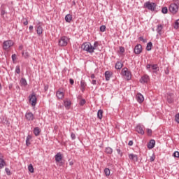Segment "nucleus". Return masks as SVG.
Returning <instances> with one entry per match:
<instances>
[{
    "instance_id": "obj_62",
    "label": "nucleus",
    "mask_w": 179,
    "mask_h": 179,
    "mask_svg": "<svg viewBox=\"0 0 179 179\" xmlns=\"http://www.w3.org/2000/svg\"><path fill=\"white\" fill-rule=\"evenodd\" d=\"M72 3L73 5H76V2L75 1H73Z\"/></svg>"
},
{
    "instance_id": "obj_32",
    "label": "nucleus",
    "mask_w": 179,
    "mask_h": 179,
    "mask_svg": "<svg viewBox=\"0 0 179 179\" xmlns=\"http://www.w3.org/2000/svg\"><path fill=\"white\" fill-rule=\"evenodd\" d=\"M71 101H64V107H66V108H68L69 107H71Z\"/></svg>"
},
{
    "instance_id": "obj_23",
    "label": "nucleus",
    "mask_w": 179,
    "mask_h": 179,
    "mask_svg": "<svg viewBox=\"0 0 179 179\" xmlns=\"http://www.w3.org/2000/svg\"><path fill=\"white\" fill-rule=\"evenodd\" d=\"M105 152L107 155H113V148H111L110 147L106 148Z\"/></svg>"
},
{
    "instance_id": "obj_42",
    "label": "nucleus",
    "mask_w": 179,
    "mask_h": 179,
    "mask_svg": "<svg viewBox=\"0 0 179 179\" xmlns=\"http://www.w3.org/2000/svg\"><path fill=\"white\" fill-rule=\"evenodd\" d=\"M6 173L8 176H10L12 173H10V169H9V168H6Z\"/></svg>"
},
{
    "instance_id": "obj_36",
    "label": "nucleus",
    "mask_w": 179,
    "mask_h": 179,
    "mask_svg": "<svg viewBox=\"0 0 179 179\" xmlns=\"http://www.w3.org/2000/svg\"><path fill=\"white\" fill-rule=\"evenodd\" d=\"M104 173H105L106 176H110V169L106 168L104 169Z\"/></svg>"
},
{
    "instance_id": "obj_43",
    "label": "nucleus",
    "mask_w": 179,
    "mask_h": 179,
    "mask_svg": "<svg viewBox=\"0 0 179 179\" xmlns=\"http://www.w3.org/2000/svg\"><path fill=\"white\" fill-rule=\"evenodd\" d=\"M120 52H121L122 54H124L125 52V48L122 46L120 47Z\"/></svg>"
},
{
    "instance_id": "obj_38",
    "label": "nucleus",
    "mask_w": 179,
    "mask_h": 179,
    "mask_svg": "<svg viewBox=\"0 0 179 179\" xmlns=\"http://www.w3.org/2000/svg\"><path fill=\"white\" fill-rule=\"evenodd\" d=\"M11 58L13 64H15V61L17 59V57H16V54L12 55Z\"/></svg>"
},
{
    "instance_id": "obj_61",
    "label": "nucleus",
    "mask_w": 179,
    "mask_h": 179,
    "mask_svg": "<svg viewBox=\"0 0 179 179\" xmlns=\"http://www.w3.org/2000/svg\"><path fill=\"white\" fill-rule=\"evenodd\" d=\"M19 50H23V46H22V45H20V46L19 47Z\"/></svg>"
},
{
    "instance_id": "obj_7",
    "label": "nucleus",
    "mask_w": 179,
    "mask_h": 179,
    "mask_svg": "<svg viewBox=\"0 0 179 179\" xmlns=\"http://www.w3.org/2000/svg\"><path fill=\"white\" fill-rule=\"evenodd\" d=\"M29 103H31V106H36L37 104V97L36 94H32L29 96Z\"/></svg>"
},
{
    "instance_id": "obj_8",
    "label": "nucleus",
    "mask_w": 179,
    "mask_h": 179,
    "mask_svg": "<svg viewBox=\"0 0 179 179\" xmlns=\"http://www.w3.org/2000/svg\"><path fill=\"white\" fill-rule=\"evenodd\" d=\"M25 118L27 121H34V115L31 112H28L25 114Z\"/></svg>"
},
{
    "instance_id": "obj_15",
    "label": "nucleus",
    "mask_w": 179,
    "mask_h": 179,
    "mask_svg": "<svg viewBox=\"0 0 179 179\" xmlns=\"http://www.w3.org/2000/svg\"><path fill=\"white\" fill-rule=\"evenodd\" d=\"M55 162H59L61 160H62V155H61V152H58L55 156Z\"/></svg>"
},
{
    "instance_id": "obj_22",
    "label": "nucleus",
    "mask_w": 179,
    "mask_h": 179,
    "mask_svg": "<svg viewBox=\"0 0 179 179\" xmlns=\"http://www.w3.org/2000/svg\"><path fill=\"white\" fill-rule=\"evenodd\" d=\"M105 78L106 80L108 81L110 80V78H111V72L107 71L105 72Z\"/></svg>"
},
{
    "instance_id": "obj_37",
    "label": "nucleus",
    "mask_w": 179,
    "mask_h": 179,
    "mask_svg": "<svg viewBox=\"0 0 179 179\" xmlns=\"http://www.w3.org/2000/svg\"><path fill=\"white\" fill-rule=\"evenodd\" d=\"M15 73H20V66H16L15 67Z\"/></svg>"
},
{
    "instance_id": "obj_29",
    "label": "nucleus",
    "mask_w": 179,
    "mask_h": 179,
    "mask_svg": "<svg viewBox=\"0 0 179 179\" xmlns=\"http://www.w3.org/2000/svg\"><path fill=\"white\" fill-rule=\"evenodd\" d=\"M20 83L22 86H27V81L26 80V78H21Z\"/></svg>"
},
{
    "instance_id": "obj_28",
    "label": "nucleus",
    "mask_w": 179,
    "mask_h": 179,
    "mask_svg": "<svg viewBox=\"0 0 179 179\" xmlns=\"http://www.w3.org/2000/svg\"><path fill=\"white\" fill-rule=\"evenodd\" d=\"M151 68L154 72H157V71H159V66L157 64H151Z\"/></svg>"
},
{
    "instance_id": "obj_39",
    "label": "nucleus",
    "mask_w": 179,
    "mask_h": 179,
    "mask_svg": "<svg viewBox=\"0 0 179 179\" xmlns=\"http://www.w3.org/2000/svg\"><path fill=\"white\" fill-rule=\"evenodd\" d=\"M167 101H168V103H169V104H171V103L174 102V99H173V98H171V97H168Z\"/></svg>"
},
{
    "instance_id": "obj_54",
    "label": "nucleus",
    "mask_w": 179,
    "mask_h": 179,
    "mask_svg": "<svg viewBox=\"0 0 179 179\" xmlns=\"http://www.w3.org/2000/svg\"><path fill=\"white\" fill-rule=\"evenodd\" d=\"M69 82H70V85H73V83H75V81L72 78L69 79Z\"/></svg>"
},
{
    "instance_id": "obj_53",
    "label": "nucleus",
    "mask_w": 179,
    "mask_h": 179,
    "mask_svg": "<svg viewBox=\"0 0 179 179\" xmlns=\"http://www.w3.org/2000/svg\"><path fill=\"white\" fill-rule=\"evenodd\" d=\"M147 132H148V135H152V129H148Z\"/></svg>"
},
{
    "instance_id": "obj_35",
    "label": "nucleus",
    "mask_w": 179,
    "mask_h": 179,
    "mask_svg": "<svg viewBox=\"0 0 179 179\" xmlns=\"http://www.w3.org/2000/svg\"><path fill=\"white\" fill-rule=\"evenodd\" d=\"M179 19L178 20H177L176 22H175V24L173 25V27H174V29H178V27H179Z\"/></svg>"
},
{
    "instance_id": "obj_21",
    "label": "nucleus",
    "mask_w": 179,
    "mask_h": 179,
    "mask_svg": "<svg viewBox=\"0 0 179 179\" xmlns=\"http://www.w3.org/2000/svg\"><path fill=\"white\" fill-rule=\"evenodd\" d=\"M40 132H41V131L40 130V128L35 127L34 129V134L35 136H38V135H40Z\"/></svg>"
},
{
    "instance_id": "obj_1",
    "label": "nucleus",
    "mask_w": 179,
    "mask_h": 179,
    "mask_svg": "<svg viewBox=\"0 0 179 179\" xmlns=\"http://www.w3.org/2000/svg\"><path fill=\"white\" fill-rule=\"evenodd\" d=\"M156 6H157V4H156V3H153L150 1H146L145 3H144V5H143V8L145 9L151 10V12H157V10H156Z\"/></svg>"
},
{
    "instance_id": "obj_24",
    "label": "nucleus",
    "mask_w": 179,
    "mask_h": 179,
    "mask_svg": "<svg viewBox=\"0 0 179 179\" xmlns=\"http://www.w3.org/2000/svg\"><path fill=\"white\" fill-rule=\"evenodd\" d=\"M97 117L99 120H101L103 118V110L99 109L97 112Z\"/></svg>"
},
{
    "instance_id": "obj_60",
    "label": "nucleus",
    "mask_w": 179,
    "mask_h": 179,
    "mask_svg": "<svg viewBox=\"0 0 179 179\" xmlns=\"http://www.w3.org/2000/svg\"><path fill=\"white\" fill-rule=\"evenodd\" d=\"M94 78H96V76H94V74H92V75H91V79H94Z\"/></svg>"
},
{
    "instance_id": "obj_58",
    "label": "nucleus",
    "mask_w": 179,
    "mask_h": 179,
    "mask_svg": "<svg viewBox=\"0 0 179 179\" xmlns=\"http://www.w3.org/2000/svg\"><path fill=\"white\" fill-rule=\"evenodd\" d=\"M96 83H97V81L96 80H92V85H96Z\"/></svg>"
},
{
    "instance_id": "obj_6",
    "label": "nucleus",
    "mask_w": 179,
    "mask_h": 179,
    "mask_svg": "<svg viewBox=\"0 0 179 179\" xmlns=\"http://www.w3.org/2000/svg\"><path fill=\"white\" fill-rule=\"evenodd\" d=\"M12 45H13V42L11 40L6 41L3 43V50H9Z\"/></svg>"
},
{
    "instance_id": "obj_41",
    "label": "nucleus",
    "mask_w": 179,
    "mask_h": 179,
    "mask_svg": "<svg viewBox=\"0 0 179 179\" xmlns=\"http://www.w3.org/2000/svg\"><path fill=\"white\" fill-rule=\"evenodd\" d=\"M79 104L80 106H85V104H86V100L82 99L81 101H80Z\"/></svg>"
},
{
    "instance_id": "obj_51",
    "label": "nucleus",
    "mask_w": 179,
    "mask_h": 179,
    "mask_svg": "<svg viewBox=\"0 0 179 179\" xmlns=\"http://www.w3.org/2000/svg\"><path fill=\"white\" fill-rule=\"evenodd\" d=\"M138 40H140V41H143V43H146V41H145V39L143 38V36H140L138 38Z\"/></svg>"
},
{
    "instance_id": "obj_26",
    "label": "nucleus",
    "mask_w": 179,
    "mask_h": 179,
    "mask_svg": "<svg viewBox=\"0 0 179 179\" xmlns=\"http://www.w3.org/2000/svg\"><path fill=\"white\" fill-rule=\"evenodd\" d=\"M152 47H153V43H152V42H149V43L147 44L146 50H147V51H151Z\"/></svg>"
},
{
    "instance_id": "obj_59",
    "label": "nucleus",
    "mask_w": 179,
    "mask_h": 179,
    "mask_svg": "<svg viewBox=\"0 0 179 179\" xmlns=\"http://www.w3.org/2000/svg\"><path fill=\"white\" fill-rule=\"evenodd\" d=\"M23 24H24V26H27V24H29V22L26 20L23 22Z\"/></svg>"
},
{
    "instance_id": "obj_30",
    "label": "nucleus",
    "mask_w": 179,
    "mask_h": 179,
    "mask_svg": "<svg viewBox=\"0 0 179 179\" xmlns=\"http://www.w3.org/2000/svg\"><path fill=\"white\" fill-rule=\"evenodd\" d=\"M30 139H31V136L28 135L26 138V145L27 146H29L30 145Z\"/></svg>"
},
{
    "instance_id": "obj_44",
    "label": "nucleus",
    "mask_w": 179,
    "mask_h": 179,
    "mask_svg": "<svg viewBox=\"0 0 179 179\" xmlns=\"http://www.w3.org/2000/svg\"><path fill=\"white\" fill-rule=\"evenodd\" d=\"M175 120L179 124V113H177L175 116Z\"/></svg>"
},
{
    "instance_id": "obj_49",
    "label": "nucleus",
    "mask_w": 179,
    "mask_h": 179,
    "mask_svg": "<svg viewBox=\"0 0 179 179\" xmlns=\"http://www.w3.org/2000/svg\"><path fill=\"white\" fill-rule=\"evenodd\" d=\"M116 151L117 152L118 155H120V156H122V152H121V149L116 148Z\"/></svg>"
},
{
    "instance_id": "obj_12",
    "label": "nucleus",
    "mask_w": 179,
    "mask_h": 179,
    "mask_svg": "<svg viewBox=\"0 0 179 179\" xmlns=\"http://www.w3.org/2000/svg\"><path fill=\"white\" fill-rule=\"evenodd\" d=\"M136 100H137L138 103H143V101L145 100V98L143 97V95L138 93L136 95Z\"/></svg>"
},
{
    "instance_id": "obj_47",
    "label": "nucleus",
    "mask_w": 179,
    "mask_h": 179,
    "mask_svg": "<svg viewBox=\"0 0 179 179\" xmlns=\"http://www.w3.org/2000/svg\"><path fill=\"white\" fill-rule=\"evenodd\" d=\"M155 159H156V156H155V154H153L150 158V162H155Z\"/></svg>"
},
{
    "instance_id": "obj_11",
    "label": "nucleus",
    "mask_w": 179,
    "mask_h": 179,
    "mask_svg": "<svg viewBox=\"0 0 179 179\" xmlns=\"http://www.w3.org/2000/svg\"><path fill=\"white\" fill-rule=\"evenodd\" d=\"M156 145V141L155 140H150L149 143H148V149H153L155 148V145Z\"/></svg>"
},
{
    "instance_id": "obj_27",
    "label": "nucleus",
    "mask_w": 179,
    "mask_h": 179,
    "mask_svg": "<svg viewBox=\"0 0 179 179\" xmlns=\"http://www.w3.org/2000/svg\"><path fill=\"white\" fill-rule=\"evenodd\" d=\"M37 34H38V36H40V34H43V27H41V26H38L37 29Z\"/></svg>"
},
{
    "instance_id": "obj_19",
    "label": "nucleus",
    "mask_w": 179,
    "mask_h": 179,
    "mask_svg": "<svg viewBox=\"0 0 179 179\" xmlns=\"http://www.w3.org/2000/svg\"><path fill=\"white\" fill-rule=\"evenodd\" d=\"M65 20L67 23H71L72 22V15L71 14H68L65 16Z\"/></svg>"
},
{
    "instance_id": "obj_48",
    "label": "nucleus",
    "mask_w": 179,
    "mask_h": 179,
    "mask_svg": "<svg viewBox=\"0 0 179 179\" xmlns=\"http://www.w3.org/2000/svg\"><path fill=\"white\" fill-rule=\"evenodd\" d=\"M71 138L73 141L76 139V136L73 134V132L71 134Z\"/></svg>"
},
{
    "instance_id": "obj_57",
    "label": "nucleus",
    "mask_w": 179,
    "mask_h": 179,
    "mask_svg": "<svg viewBox=\"0 0 179 179\" xmlns=\"http://www.w3.org/2000/svg\"><path fill=\"white\" fill-rule=\"evenodd\" d=\"M33 29H34L33 25L29 26L30 33L33 32Z\"/></svg>"
},
{
    "instance_id": "obj_45",
    "label": "nucleus",
    "mask_w": 179,
    "mask_h": 179,
    "mask_svg": "<svg viewBox=\"0 0 179 179\" xmlns=\"http://www.w3.org/2000/svg\"><path fill=\"white\" fill-rule=\"evenodd\" d=\"M173 157H179V152L178 151H176L173 152Z\"/></svg>"
},
{
    "instance_id": "obj_25",
    "label": "nucleus",
    "mask_w": 179,
    "mask_h": 179,
    "mask_svg": "<svg viewBox=\"0 0 179 179\" xmlns=\"http://www.w3.org/2000/svg\"><path fill=\"white\" fill-rule=\"evenodd\" d=\"M6 165V163L5 162V160H3L2 158H0V169H3Z\"/></svg>"
},
{
    "instance_id": "obj_4",
    "label": "nucleus",
    "mask_w": 179,
    "mask_h": 179,
    "mask_svg": "<svg viewBox=\"0 0 179 179\" xmlns=\"http://www.w3.org/2000/svg\"><path fill=\"white\" fill-rule=\"evenodd\" d=\"M169 9L171 13H173V15H176V13L178 12V5H177L176 3H172L170 5Z\"/></svg>"
},
{
    "instance_id": "obj_63",
    "label": "nucleus",
    "mask_w": 179,
    "mask_h": 179,
    "mask_svg": "<svg viewBox=\"0 0 179 179\" xmlns=\"http://www.w3.org/2000/svg\"><path fill=\"white\" fill-rule=\"evenodd\" d=\"M0 90H2V85L0 83Z\"/></svg>"
},
{
    "instance_id": "obj_56",
    "label": "nucleus",
    "mask_w": 179,
    "mask_h": 179,
    "mask_svg": "<svg viewBox=\"0 0 179 179\" xmlns=\"http://www.w3.org/2000/svg\"><path fill=\"white\" fill-rule=\"evenodd\" d=\"M128 145L129 146H132L134 145V141H129Z\"/></svg>"
},
{
    "instance_id": "obj_52",
    "label": "nucleus",
    "mask_w": 179,
    "mask_h": 179,
    "mask_svg": "<svg viewBox=\"0 0 179 179\" xmlns=\"http://www.w3.org/2000/svg\"><path fill=\"white\" fill-rule=\"evenodd\" d=\"M150 68H152V64H147V66H146V69L148 70V71H150Z\"/></svg>"
},
{
    "instance_id": "obj_14",
    "label": "nucleus",
    "mask_w": 179,
    "mask_h": 179,
    "mask_svg": "<svg viewBox=\"0 0 179 179\" xmlns=\"http://www.w3.org/2000/svg\"><path fill=\"white\" fill-rule=\"evenodd\" d=\"M87 85L86 84V82H85V80H82L80 82V87H81L80 90H81V92H83H83H85Z\"/></svg>"
},
{
    "instance_id": "obj_5",
    "label": "nucleus",
    "mask_w": 179,
    "mask_h": 179,
    "mask_svg": "<svg viewBox=\"0 0 179 179\" xmlns=\"http://www.w3.org/2000/svg\"><path fill=\"white\" fill-rule=\"evenodd\" d=\"M68 37L62 36L59 41V45H60V47H65V45L68 44Z\"/></svg>"
},
{
    "instance_id": "obj_18",
    "label": "nucleus",
    "mask_w": 179,
    "mask_h": 179,
    "mask_svg": "<svg viewBox=\"0 0 179 179\" xmlns=\"http://www.w3.org/2000/svg\"><path fill=\"white\" fill-rule=\"evenodd\" d=\"M122 66H124V64H122V63H121L120 62H117L115 66V69H121L122 68Z\"/></svg>"
},
{
    "instance_id": "obj_64",
    "label": "nucleus",
    "mask_w": 179,
    "mask_h": 179,
    "mask_svg": "<svg viewBox=\"0 0 179 179\" xmlns=\"http://www.w3.org/2000/svg\"><path fill=\"white\" fill-rule=\"evenodd\" d=\"M73 164V162H70V166H72Z\"/></svg>"
},
{
    "instance_id": "obj_55",
    "label": "nucleus",
    "mask_w": 179,
    "mask_h": 179,
    "mask_svg": "<svg viewBox=\"0 0 179 179\" xmlns=\"http://www.w3.org/2000/svg\"><path fill=\"white\" fill-rule=\"evenodd\" d=\"M48 85H45V86H44V90H45V92H47V90H48Z\"/></svg>"
},
{
    "instance_id": "obj_17",
    "label": "nucleus",
    "mask_w": 179,
    "mask_h": 179,
    "mask_svg": "<svg viewBox=\"0 0 179 179\" xmlns=\"http://www.w3.org/2000/svg\"><path fill=\"white\" fill-rule=\"evenodd\" d=\"M162 30H163V25H162V24L157 25L156 31H157V33L159 34V36H162Z\"/></svg>"
},
{
    "instance_id": "obj_9",
    "label": "nucleus",
    "mask_w": 179,
    "mask_h": 179,
    "mask_svg": "<svg viewBox=\"0 0 179 179\" xmlns=\"http://www.w3.org/2000/svg\"><path fill=\"white\" fill-rule=\"evenodd\" d=\"M142 52V45L138 44L134 48V53L137 55Z\"/></svg>"
},
{
    "instance_id": "obj_34",
    "label": "nucleus",
    "mask_w": 179,
    "mask_h": 179,
    "mask_svg": "<svg viewBox=\"0 0 179 179\" xmlns=\"http://www.w3.org/2000/svg\"><path fill=\"white\" fill-rule=\"evenodd\" d=\"M167 12H169V9L167 8V7H163L162 8V13H164V15H166Z\"/></svg>"
},
{
    "instance_id": "obj_50",
    "label": "nucleus",
    "mask_w": 179,
    "mask_h": 179,
    "mask_svg": "<svg viewBox=\"0 0 179 179\" xmlns=\"http://www.w3.org/2000/svg\"><path fill=\"white\" fill-rule=\"evenodd\" d=\"M6 13H6V11H5V10L2 9L1 10V16L3 17V15H6Z\"/></svg>"
},
{
    "instance_id": "obj_40",
    "label": "nucleus",
    "mask_w": 179,
    "mask_h": 179,
    "mask_svg": "<svg viewBox=\"0 0 179 179\" xmlns=\"http://www.w3.org/2000/svg\"><path fill=\"white\" fill-rule=\"evenodd\" d=\"M100 31H101L102 33L106 31V26L105 25H102L100 27Z\"/></svg>"
},
{
    "instance_id": "obj_13",
    "label": "nucleus",
    "mask_w": 179,
    "mask_h": 179,
    "mask_svg": "<svg viewBox=\"0 0 179 179\" xmlns=\"http://www.w3.org/2000/svg\"><path fill=\"white\" fill-rule=\"evenodd\" d=\"M136 131L138 132V134H141V135H144L145 134V131H143V128L141 127V125H138L136 127Z\"/></svg>"
},
{
    "instance_id": "obj_2",
    "label": "nucleus",
    "mask_w": 179,
    "mask_h": 179,
    "mask_svg": "<svg viewBox=\"0 0 179 179\" xmlns=\"http://www.w3.org/2000/svg\"><path fill=\"white\" fill-rule=\"evenodd\" d=\"M81 48L83 50V51H87V52H89L90 54H93V52H94V48H93V45L90 44V43L85 42L83 43Z\"/></svg>"
},
{
    "instance_id": "obj_31",
    "label": "nucleus",
    "mask_w": 179,
    "mask_h": 179,
    "mask_svg": "<svg viewBox=\"0 0 179 179\" xmlns=\"http://www.w3.org/2000/svg\"><path fill=\"white\" fill-rule=\"evenodd\" d=\"M22 54L24 56V58H25V59H27V58L30 57V54H29L28 52L22 51Z\"/></svg>"
},
{
    "instance_id": "obj_10",
    "label": "nucleus",
    "mask_w": 179,
    "mask_h": 179,
    "mask_svg": "<svg viewBox=\"0 0 179 179\" xmlns=\"http://www.w3.org/2000/svg\"><path fill=\"white\" fill-rule=\"evenodd\" d=\"M150 80L149 76L148 75H144L141 77L140 79L141 83H148Z\"/></svg>"
},
{
    "instance_id": "obj_20",
    "label": "nucleus",
    "mask_w": 179,
    "mask_h": 179,
    "mask_svg": "<svg viewBox=\"0 0 179 179\" xmlns=\"http://www.w3.org/2000/svg\"><path fill=\"white\" fill-rule=\"evenodd\" d=\"M56 96L57 98H59V99H64V92H61V91H57L56 92Z\"/></svg>"
},
{
    "instance_id": "obj_46",
    "label": "nucleus",
    "mask_w": 179,
    "mask_h": 179,
    "mask_svg": "<svg viewBox=\"0 0 179 179\" xmlns=\"http://www.w3.org/2000/svg\"><path fill=\"white\" fill-rule=\"evenodd\" d=\"M98 46H99V42H94V46H92V48H94V50H96V48H97Z\"/></svg>"
},
{
    "instance_id": "obj_33",
    "label": "nucleus",
    "mask_w": 179,
    "mask_h": 179,
    "mask_svg": "<svg viewBox=\"0 0 179 179\" xmlns=\"http://www.w3.org/2000/svg\"><path fill=\"white\" fill-rule=\"evenodd\" d=\"M28 169L30 173H34V168L33 167L32 164H29V166H28Z\"/></svg>"
},
{
    "instance_id": "obj_3",
    "label": "nucleus",
    "mask_w": 179,
    "mask_h": 179,
    "mask_svg": "<svg viewBox=\"0 0 179 179\" xmlns=\"http://www.w3.org/2000/svg\"><path fill=\"white\" fill-rule=\"evenodd\" d=\"M122 74L123 75V76H125L127 80H131L132 76L131 75V72L128 71V68H123L122 69Z\"/></svg>"
},
{
    "instance_id": "obj_16",
    "label": "nucleus",
    "mask_w": 179,
    "mask_h": 179,
    "mask_svg": "<svg viewBox=\"0 0 179 179\" xmlns=\"http://www.w3.org/2000/svg\"><path fill=\"white\" fill-rule=\"evenodd\" d=\"M129 158L133 162H138V155L134 154H129Z\"/></svg>"
}]
</instances>
